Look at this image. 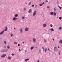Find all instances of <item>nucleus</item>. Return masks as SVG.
Masks as SVG:
<instances>
[{
  "mask_svg": "<svg viewBox=\"0 0 62 62\" xmlns=\"http://www.w3.org/2000/svg\"><path fill=\"white\" fill-rule=\"evenodd\" d=\"M54 50L55 51H57L58 50V49H57V47L55 46L54 47Z\"/></svg>",
  "mask_w": 62,
  "mask_h": 62,
  "instance_id": "f257e3e1",
  "label": "nucleus"
},
{
  "mask_svg": "<svg viewBox=\"0 0 62 62\" xmlns=\"http://www.w3.org/2000/svg\"><path fill=\"white\" fill-rule=\"evenodd\" d=\"M22 32H23V28H21L20 29V34H22Z\"/></svg>",
  "mask_w": 62,
  "mask_h": 62,
  "instance_id": "f03ea898",
  "label": "nucleus"
},
{
  "mask_svg": "<svg viewBox=\"0 0 62 62\" xmlns=\"http://www.w3.org/2000/svg\"><path fill=\"white\" fill-rule=\"evenodd\" d=\"M17 19H18V18H16L15 17H14L13 18L12 20L13 21H16V20Z\"/></svg>",
  "mask_w": 62,
  "mask_h": 62,
  "instance_id": "7ed1b4c3",
  "label": "nucleus"
},
{
  "mask_svg": "<svg viewBox=\"0 0 62 62\" xmlns=\"http://www.w3.org/2000/svg\"><path fill=\"white\" fill-rule=\"evenodd\" d=\"M33 40L34 43H36V38H34L33 39Z\"/></svg>",
  "mask_w": 62,
  "mask_h": 62,
  "instance_id": "20e7f679",
  "label": "nucleus"
},
{
  "mask_svg": "<svg viewBox=\"0 0 62 62\" xmlns=\"http://www.w3.org/2000/svg\"><path fill=\"white\" fill-rule=\"evenodd\" d=\"M6 56V54H4L2 55L1 57L2 58H3L4 57H5Z\"/></svg>",
  "mask_w": 62,
  "mask_h": 62,
  "instance_id": "39448f33",
  "label": "nucleus"
},
{
  "mask_svg": "<svg viewBox=\"0 0 62 62\" xmlns=\"http://www.w3.org/2000/svg\"><path fill=\"white\" fill-rule=\"evenodd\" d=\"M37 12V11L35 10V11L34 12H33V16H35V15H36V12Z\"/></svg>",
  "mask_w": 62,
  "mask_h": 62,
  "instance_id": "423d86ee",
  "label": "nucleus"
},
{
  "mask_svg": "<svg viewBox=\"0 0 62 62\" xmlns=\"http://www.w3.org/2000/svg\"><path fill=\"white\" fill-rule=\"evenodd\" d=\"M4 30H3L2 31V32H1L0 33V35H2V34H3L4 33Z\"/></svg>",
  "mask_w": 62,
  "mask_h": 62,
  "instance_id": "0eeeda50",
  "label": "nucleus"
},
{
  "mask_svg": "<svg viewBox=\"0 0 62 62\" xmlns=\"http://www.w3.org/2000/svg\"><path fill=\"white\" fill-rule=\"evenodd\" d=\"M25 30L26 31H28L29 30V28H28L27 27L26 28Z\"/></svg>",
  "mask_w": 62,
  "mask_h": 62,
  "instance_id": "6e6552de",
  "label": "nucleus"
},
{
  "mask_svg": "<svg viewBox=\"0 0 62 62\" xmlns=\"http://www.w3.org/2000/svg\"><path fill=\"white\" fill-rule=\"evenodd\" d=\"M32 9H30L28 11V12L29 13H31L32 12Z\"/></svg>",
  "mask_w": 62,
  "mask_h": 62,
  "instance_id": "1a4fd4ad",
  "label": "nucleus"
},
{
  "mask_svg": "<svg viewBox=\"0 0 62 62\" xmlns=\"http://www.w3.org/2000/svg\"><path fill=\"white\" fill-rule=\"evenodd\" d=\"M8 59L9 60H11V57L10 56H8Z\"/></svg>",
  "mask_w": 62,
  "mask_h": 62,
  "instance_id": "9d476101",
  "label": "nucleus"
},
{
  "mask_svg": "<svg viewBox=\"0 0 62 62\" xmlns=\"http://www.w3.org/2000/svg\"><path fill=\"white\" fill-rule=\"evenodd\" d=\"M53 14L54 16L56 15V12H53Z\"/></svg>",
  "mask_w": 62,
  "mask_h": 62,
  "instance_id": "9b49d317",
  "label": "nucleus"
},
{
  "mask_svg": "<svg viewBox=\"0 0 62 62\" xmlns=\"http://www.w3.org/2000/svg\"><path fill=\"white\" fill-rule=\"evenodd\" d=\"M1 52L2 53H4V52H5V50L4 49H2L1 50Z\"/></svg>",
  "mask_w": 62,
  "mask_h": 62,
  "instance_id": "f8f14e48",
  "label": "nucleus"
},
{
  "mask_svg": "<svg viewBox=\"0 0 62 62\" xmlns=\"http://www.w3.org/2000/svg\"><path fill=\"white\" fill-rule=\"evenodd\" d=\"M46 26H47V25H46V24H43V27L44 28L45 27H46Z\"/></svg>",
  "mask_w": 62,
  "mask_h": 62,
  "instance_id": "ddd939ff",
  "label": "nucleus"
},
{
  "mask_svg": "<svg viewBox=\"0 0 62 62\" xmlns=\"http://www.w3.org/2000/svg\"><path fill=\"white\" fill-rule=\"evenodd\" d=\"M44 3H45L44 2H43L42 4H39L40 6H42L43 5V4H44Z\"/></svg>",
  "mask_w": 62,
  "mask_h": 62,
  "instance_id": "4468645a",
  "label": "nucleus"
},
{
  "mask_svg": "<svg viewBox=\"0 0 62 62\" xmlns=\"http://www.w3.org/2000/svg\"><path fill=\"white\" fill-rule=\"evenodd\" d=\"M7 47L8 49H9L10 48V46L9 45H8L7 46Z\"/></svg>",
  "mask_w": 62,
  "mask_h": 62,
  "instance_id": "2eb2a0df",
  "label": "nucleus"
},
{
  "mask_svg": "<svg viewBox=\"0 0 62 62\" xmlns=\"http://www.w3.org/2000/svg\"><path fill=\"white\" fill-rule=\"evenodd\" d=\"M25 16H23L22 17V20H23V19H25Z\"/></svg>",
  "mask_w": 62,
  "mask_h": 62,
  "instance_id": "dca6fc26",
  "label": "nucleus"
},
{
  "mask_svg": "<svg viewBox=\"0 0 62 62\" xmlns=\"http://www.w3.org/2000/svg\"><path fill=\"white\" fill-rule=\"evenodd\" d=\"M7 30V27L6 26L4 30V31H6Z\"/></svg>",
  "mask_w": 62,
  "mask_h": 62,
  "instance_id": "f3484780",
  "label": "nucleus"
},
{
  "mask_svg": "<svg viewBox=\"0 0 62 62\" xmlns=\"http://www.w3.org/2000/svg\"><path fill=\"white\" fill-rule=\"evenodd\" d=\"M59 43H61V44H62V40H60V41H59Z\"/></svg>",
  "mask_w": 62,
  "mask_h": 62,
  "instance_id": "a211bd4d",
  "label": "nucleus"
},
{
  "mask_svg": "<svg viewBox=\"0 0 62 62\" xmlns=\"http://www.w3.org/2000/svg\"><path fill=\"white\" fill-rule=\"evenodd\" d=\"M18 16V14H17L15 15V17H17V16Z\"/></svg>",
  "mask_w": 62,
  "mask_h": 62,
  "instance_id": "6ab92c4d",
  "label": "nucleus"
},
{
  "mask_svg": "<svg viewBox=\"0 0 62 62\" xmlns=\"http://www.w3.org/2000/svg\"><path fill=\"white\" fill-rule=\"evenodd\" d=\"M44 42L46 43L47 42V40L46 39H44Z\"/></svg>",
  "mask_w": 62,
  "mask_h": 62,
  "instance_id": "aec40b11",
  "label": "nucleus"
},
{
  "mask_svg": "<svg viewBox=\"0 0 62 62\" xmlns=\"http://www.w3.org/2000/svg\"><path fill=\"white\" fill-rule=\"evenodd\" d=\"M62 29L61 27H59L58 28L59 30H61Z\"/></svg>",
  "mask_w": 62,
  "mask_h": 62,
  "instance_id": "412c9836",
  "label": "nucleus"
},
{
  "mask_svg": "<svg viewBox=\"0 0 62 62\" xmlns=\"http://www.w3.org/2000/svg\"><path fill=\"white\" fill-rule=\"evenodd\" d=\"M34 48V46H32L31 48H30L31 50H33V49Z\"/></svg>",
  "mask_w": 62,
  "mask_h": 62,
  "instance_id": "4be33fe9",
  "label": "nucleus"
},
{
  "mask_svg": "<svg viewBox=\"0 0 62 62\" xmlns=\"http://www.w3.org/2000/svg\"><path fill=\"white\" fill-rule=\"evenodd\" d=\"M14 44H16V45H17V43L16 42H14Z\"/></svg>",
  "mask_w": 62,
  "mask_h": 62,
  "instance_id": "5701e85b",
  "label": "nucleus"
},
{
  "mask_svg": "<svg viewBox=\"0 0 62 62\" xmlns=\"http://www.w3.org/2000/svg\"><path fill=\"white\" fill-rule=\"evenodd\" d=\"M43 51H45V52H46V51H47V49H45L43 50Z\"/></svg>",
  "mask_w": 62,
  "mask_h": 62,
  "instance_id": "b1692460",
  "label": "nucleus"
},
{
  "mask_svg": "<svg viewBox=\"0 0 62 62\" xmlns=\"http://www.w3.org/2000/svg\"><path fill=\"white\" fill-rule=\"evenodd\" d=\"M50 31H54V29H53V28H51L50 29Z\"/></svg>",
  "mask_w": 62,
  "mask_h": 62,
  "instance_id": "393cba45",
  "label": "nucleus"
},
{
  "mask_svg": "<svg viewBox=\"0 0 62 62\" xmlns=\"http://www.w3.org/2000/svg\"><path fill=\"white\" fill-rule=\"evenodd\" d=\"M4 44L5 45H6L7 44V42L6 41H4Z\"/></svg>",
  "mask_w": 62,
  "mask_h": 62,
  "instance_id": "a878e982",
  "label": "nucleus"
},
{
  "mask_svg": "<svg viewBox=\"0 0 62 62\" xmlns=\"http://www.w3.org/2000/svg\"><path fill=\"white\" fill-rule=\"evenodd\" d=\"M28 60H29V59H25V61H28Z\"/></svg>",
  "mask_w": 62,
  "mask_h": 62,
  "instance_id": "bb28decb",
  "label": "nucleus"
},
{
  "mask_svg": "<svg viewBox=\"0 0 62 62\" xmlns=\"http://www.w3.org/2000/svg\"><path fill=\"white\" fill-rule=\"evenodd\" d=\"M51 15H53V14H54V13H53V12H51L50 13Z\"/></svg>",
  "mask_w": 62,
  "mask_h": 62,
  "instance_id": "cd10ccee",
  "label": "nucleus"
},
{
  "mask_svg": "<svg viewBox=\"0 0 62 62\" xmlns=\"http://www.w3.org/2000/svg\"><path fill=\"white\" fill-rule=\"evenodd\" d=\"M58 6L59 8L60 9H61V8H62L61 7H60L59 6Z\"/></svg>",
  "mask_w": 62,
  "mask_h": 62,
  "instance_id": "c85d7f7f",
  "label": "nucleus"
},
{
  "mask_svg": "<svg viewBox=\"0 0 62 62\" xmlns=\"http://www.w3.org/2000/svg\"><path fill=\"white\" fill-rule=\"evenodd\" d=\"M8 50L6 49V50H5V52H8Z\"/></svg>",
  "mask_w": 62,
  "mask_h": 62,
  "instance_id": "c756f323",
  "label": "nucleus"
},
{
  "mask_svg": "<svg viewBox=\"0 0 62 62\" xmlns=\"http://www.w3.org/2000/svg\"><path fill=\"white\" fill-rule=\"evenodd\" d=\"M54 11H56V8H54Z\"/></svg>",
  "mask_w": 62,
  "mask_h": 62,
  "instance_id": "7c9ffc66",
  "label": "nucleus"
},
{
  "mask_svg": "<svg viewBox=\"0 0 62 62\" xmlns=\"http://www.w3.org/2000/svg\"><path fill=\"white\" fill-rule=\"evenodd\" d=\"M10 35H11V37H12V36H13V34H11Z\"/></svg>",
  "mask_w": 62,
  "mask_h": 62,
  "instance_id": "2f4dec72",
  "label": "nucleus"
},
{
  "mask_svg": "<svg viewBox=\"0 0 62 62\" xmlns=\"http://www.w3.org/2000/svg\"><path fill=\"white\" fill-rule=\"evenodd\" d=\"M31 4V2H30L29 4V5H30V4Z\"/></svg>",
  "mask_w": 62,
  "mask_h": 62,
  "instance_id": "473e14b6",
  "label": "nucleus"
},
{
  "mask_svg": "<svg viewBox=\"0 0 62 62\" xmlns=\"http://www.w3.org/2000/svg\"><path fill=\"white\" fill-rule=\"evenodd\" d=\"M59 20H61V19H62V18L61 17H59Z\"/></svg>",
  "mask_w": 62,
  "mask_h": 62,
  "instance_id": "72a5a7b5",
  "label": "nucleus"
},
{
  "mask_svg": "<svg viewBox=\"0 0 62 62\" xmlns=\"http://www.w3.org/2000/svg\"><path fill=\"white\" fill-rule=\"evenodd\" d=\"M57 4H59V2H58V1H57Z\"/></svg>",
  "mask_w": 62,
  "mask_h": 62,
  "instance_id": "f704fd0d",
  "label": "nucleus"
},
{
  "mask_svg": "<svg viewBox=\"0 0 62 62\" xmlns=\"http://www.w3.org/2000/svg\"><path fill=\"white\" fill-rule=\"evenodd\" d=\"M41 50L40 49L39 50V53H41Z\"/></svg>",
  "mask_w": 62,
  "mask_h": 62,
  "instance_id": "c9c22d12",
  "label": "nucleus"
},
{
  "mask_svg": "<svg viewBox=\"0 0 62 62\" xmlns=\"http://www.w3.org/2000/svg\"><path fill=\"white\" fill-rule=\"evenodd\" d=\"M47 8H50V7H49V6H47Z\"/></svg>",
  "mask_w": 62,
  "mask_h": 62,
  "instance_id": "e433bc0d",
  "label": "nucleus"
},
{
  "mask_svg": "<svg viewBox=\"0 0 62 62\" xmlns=\"http://www.w3.org/2000/svg\"><path fill=\"white\" fill-rule=\"evenodd\" d=\"M25 10H26V8H24V11H25Z\"/></svg>",
  "mask_w": 62,
  "mask_h": 62,
  "instance_id": "4c0bfd02",
  "label": "nucleus"
},
{
  "mask_svg": "<svg viewBox=\"0 0 62 62\" xmlns=\"http://www.w3.org/2000/svg\"><path fill=\"white\" fill-rule=\"evenodd\" d=\"M4 49H6V46H4Z\"/></svg>",
  "mask_w": 62,
  "mask_h": 62,
  "instance_id": "58836bf2",
  "label": "nucleus"
},
{
  "mask_svg": "<svg viewBox=\"0 0 62 62\" xmlns=\"http://www.w3.org/2000/svg\"><path fill=\"white\" fill-rule=\"evenodd\" d=\"M37 7V4H36L35 7V8H36Z\"/></svg>",
  "mask_w": 62,
  "mask_h": 62,
  "instance_id": "ea45409f",
  "label": "nucleus"
},
{
  "mask_svg": "<svg viewBox=\"0 0 62 62\" xmlns=\"http://www.w3.org/2000/svg\"><path fill=\"white\" fill-rule=\"evenodd\" d=\"M41 15L42 16H44V15L43 14H42Z\"/></svg>",
  "mask_w": 62,
  "mask_h": 62,
  "instance_id": "a19ab883",
  "label": "nucleus"
},
{
  "mask_svg": "<svg viewBox=\"0 0 62 62\" xmlns=\"http://www.w3.org/2000/svg\"><path fill=\"white\" fill-rule=\"evenodd\" d=\"M12 55V56H13V55H14V54H11Z\"/></svg>",
  "mask_w": 62,
  "mask_h": 62,
  "instance_id": "79ce46f5",
  "label": "nucleus"
},
{
  "mask_svg": "<svg viewBox=\"0 0 62 62\" xmlns=\"http://www.w3.org/2000/svg\"><path fill=\"white\" fill-rule=\"evenodd\" d=\"M46 3H48V1L46 0Z\"/></svg>",
  "mask_w": 62,
  "mask_h": 62,
  "instance_id": "37998d69",
  "label": "nucleus"
},
{
  "mask_svg": "<svg viewBox=\"0 0 62 62\" xmlns=\"http://www.w3.org/2000/svg\"><path fill=\"white\" fill-rule=\"evenodd\" d=\"M37 62H40L39 60H38V61H37Z\"/></svg>",
  "mask_w": 62,
  "mask_h": 62,
  "instance_id": "c03bdc74",
  "label": "nucleus"
},
{
  "mask_svg": "<svg viewBox=\"0 0 62 62\" xmlns=\"http://www.w3.org/2000/svg\"><path fill=\"white\" fill-rule=\"evenodd\" d=\"M42 49H44V47H42Z\"/></svg>",
  "mask_w": 62,
  "mask_h": 62,
  "instance_id": "a18cd8bd",
  "label": "nucleus"
},
{
  "mask_svg": "<svg viewBox=\"0 0 62 62\" xmlns=\"http://www.w3.org/2000/svg\"><path fill=\"white\" fill-rule=\"evenodd\" d=\"M51 27H53V26L52 25H51Z\"/></svg>",
  "mask_w": 62,
  "mask_h": 62,
  "instance_id": "49530a36",
  "label": "nucleus"
},
{
  "mask_svg": "<svg viewBox=\"0 0 62 62\" xmlns=\"http://www.w3.org/2000/svg\"><path fill=\"white\" fill-rule=\"evenodd\" d=\"M27 52V50H26L25 51V52L26 53Z\"/></svg>",
  "mask_w": 62,
  "mask_h": 62,
  "instance_id": "de8ad7c7",
  "label": "nucleus"
},
{
  "mask_svg": "<svg viewBox=\"0 0 62 62\" xmlns=\"http://www.w3.org/2000/svg\"><path fill=\"white\" fill-rule=\"evenodd\" d=\"M18 46H20V44H18Z\"/></svg>",
  "mask_w": 62,
  "mask_h": 62,
  "instance_id": "09e8293b",
  "label": "nucleus"
},
{
  "mask_svg": "<svg viewBox=\"0 0 62 62\" xmlns=\"http://www.w3.org/2000/svg\"><path fill=\"white\" fill-rule=\"evenodd\" d=\"M32 7H34V5H32Z\"/></svg>",
  "mask_w": 62,
  "mask_h": 62,
  "instance_id": "8fccbe9b",
  "label": "nucleus"
},
{
  "mask_svg": "<svg viewBox=\"0 0 62 62\" xmlns=\"http://www.w3.org/2000/svg\"><path fill=\"white\" fill-rule=\"evenodd\" d=\"M53 41L54 40V39H53Z\"/></svg>",
  "mask_w": 62,
  "mask_h": 62,
  "instance_id": "3c124183",
  "label": "nucleus"
},
{
  "mask_svg": "<svg viewBox=\"0 0 62 62\" xmlns=\"http://www.w3.org/2000/svg\"><path fill=\"white\" fill-rule=\"evenodd\" d=\"M22 43L23 44L24 43V42H22Z\"/></svg>",
  "mask_w": 62,
  "mask_h": 62,
  "instance_id": "603ef678",
  "label": "nucleus"
},
{
  "mask_svg": "<svg viewBox=\"0 0 62 62\" xmlns=\"http://www.w3.org/2000/svg\"><path fill=\"white\" fill-rule=\"evenodd\" d=\"M48 50H49V51H50V49H48Z\"/></svg>",
  "mask_w": 62,
  "mask_h": 62,
  "instance_id": "864d4df0",
  "label": "nucleus"
},
{
  "mask_svg": "<svg viewBox=\"0 0 62 62\" xmlns=\"http://www.w3.org/2000/svg\"><path fill=\"white\" fill-rule=\"evenodd\" d=\"M58 48H59V46H58Z\"/></svg>",
  "mask_w": 62,
  "mask_h": 62,
  "instance_id": "5fc2aeb1",
  "label": "nucleus"
},
{
  "mask_svg": "<svg viewBox=\"0 0 62 62\" xmlns=\"http://www.w3.org/2000/svg\"><path fill=\"white\" fill-rule=\"evenodd\" d=\"M35 48H37V47L36 46Z\"/></svg>",
  "mask_w": 62,
  "mask_h": 62,
  "instance_id": "6e6d98bb",
  "label": "nucleus"
},
{
  "mask_svg": "<svg viewBox=\"0 0 62 62\" xmlns=\"http://www.w3.org/2000/svg\"><path fill=\"white\" fill-rule=\"evenodd\" d=\"M14 29H16V28H15H15H14Z\"/></svg>",
  "mask_w": 62,
  "mask_h": 62,
  "instance_id": "4d7b16f0",
  "label": "nucleus"
},
{
  "mask_svg": "<svg viewBox=\"0 0 62 62\" xmlns=\"http://www.w3.org/2000/svg\"><path fill=\"white\" fill-rule=\"evenodd\" d=\"M19 51H21V50H20V49H19Z\"/></svg>",
  "mask_w": 62,
  "mask_h": 62,
  "instance_id": "13d9d810",
  "label": "nucleus"
},
{
  "mask_svg": "<svg viewBox=\"0 0 62 62\" xmlns=\"http://www.w3.org/2000/svg\"><path fill=\"white\" fill-rule=\"evenodd\" d=\"M39 1H41V0H39Z\"/></svg>",
  "mask_w": 62,
  "mask_h": 62,
  "instance_id": "bf43d9fd",
  "label": "nucleus"
},
{
  "mask_svg": "<svg viewBox=\"0 0 62 62\" xmlns=\"http://www.w3.org/2000/svg\"><path fill=\"white\" fill-rule=\"evenodd\" d=\"M1 39V37H0V39Z\"/></svg>",
  "mask_w": 62,
  "mask_h": 62,
  "instance_id": "052dcab7",
  "label": "nucleus"
},
{
  "mask_svg": "<svg viewBox=\"0 0 62 62\" xmlns=\"http://www.w3.org/2000/svg\"><path fill=\"white\" fill-rule=\"evenodd\" d=\"M59 55H60V53H59Z\"/></svg>",
  "mask_w": 62,
  "mask_h": 62,
  "instance_id": "680f3d73",
  "label": "nucleus"
},
{
  "mask_svg": "<svg viewBox=\"0 0 62 62\" xmlns=\"http://www.w3.org/2000/svg\"><path fill=\"white\" fill-rule=\"evenodd\" d=\"M41 62H43V61H42Z\"/></svg>",
  "mask_w": 62,
  "mask_h": 62,
  "instance_id": "e2e57ef3",
  "label": "nucleus"
},
{
  "mask_svg": "<svg viewBox=\"0 0 62 62\" xmlns=\"http://www.w3.org/2000/svg\"><path fill=\"white\" fill-rule=\"evenodd\" d=\"M57 18L58 17H57Z\"/></svg>",
  "mask_w": 62,
  "mask_h": 62,
  "instance_id": "0e129e2a",
  "label": "nucleus"
}]
</instances>
